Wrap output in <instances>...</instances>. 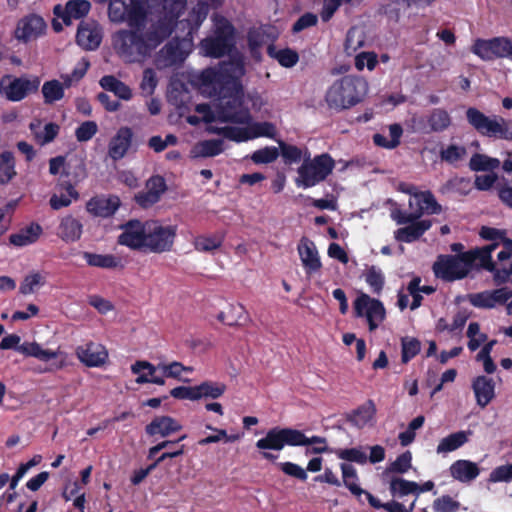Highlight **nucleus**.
Wrapping results in <instances>:
<instances>
[{"mask_svg":"<svg viewBox=\"0 0 512 512\" xmlns=\"http://www.w3.org/2000/svg\"><path fill=\"white\" fill-rule=\"evenodd\" d=\"M187 0H162L159 8L148 15L144 34L122 31L115 36V47L127 63H136L149 56L166 38H168Z\"/></svg>","mask_w":512,"mask_h":512,"instance_id":"f257e3e1","label":"nucleus"},{"mask_svg":"<svg viewBox=\"0 0 512 512\" xmlns=\"http://www.w3.org/2000/svg\"><path fill=\"white\" fill-rule=\"evenodd\" d=\"M312 446L306 454H321L328 451L327 440L324 437H307L302 431L293 428L270 429L265 437L256 442V448L261 451L264 459L275 461L277 456L268 450L281 451L285 446Z\"/></svg>","mask_w":512,"mask_h":512,"instance_id":"f03ea898","label":"nucleus"},{"mask_svg":"<svg viewBox=\"0 0 512 512\" xmlns=\"http://www.w3.org/2000/svg\"><path fill=\"white\" fill-rule=\"evenodd\" d=\"M108 17L114 23H127L129 29L116 31L111 38L112 47L116 54L125 61V58L115 47V36L122 32H136L143 35L148 22V14L142 0H109Z\"/></svg>","mask_w":512,"mask_h":512,"instance_id":"7ed1b4c3","label":"nucleus"},{"mask_svg":"<svg viewBox=\"0 0 512 512\" xmlns=\"http://www.w3.org/2000/svg\"><path fill=\"white\" fill-rule=\"evenodd\" d=\"M368 92V82L360 76L346 75L332 83L325 94L330 109H348L361 102Z\"/></svg>","mask_w":512,"mask_h":512,"instance_id":"20e7f679","label":"nucleus"},{"mask_svg":"<svg viewBox=\"0 0 512 512\" xmlns=\"http://www.w3.org/2000/svg\"><path fill=\"white\" fill-rule=\"evenodd\" d=\"M244 91L239 82L228 81L216 103V117L221 122L249 123L251 115L244 105Z\"/></svg>","mask_w":512,"mask_h":512,"instance_id":"39448f33","label":"nucleus"},{"mask_svg":"<svg viewBox=\"0 0 512 512\" xmlns=\"http://www.w3.org/2000/svg\"><path fill=\"white\" fill-rule=\"evenodd\" d=\"M211 34L201 40L199 48L204 56L221 58L235 47V28L225 17L214 14Z\"/></svg>","mask_w":512,"mask_h":512,"instance_id":"423d86ee","label":"nucleus"},{"mask_svg":"<svg viewBox=\"0 0 512 512\" xmlns=\"http://www.w3.org/2000/svg\"><path fill=\"white\" fill-rule=\"evenodd\" d=\"M468 123L482 136L512 142V119L485 115L474 107L466 110Z\"/></svg>","mask_w":512,"mask_h":512,"instance_id":"0eeeda50","label":"nucleus"},{"mask_svg":"<svg viewBox=\"0 0 512 512\" xmlns=\"http://www.w3.org/2000/svg\"><path fill=\"white\" fill-rule=\"evenodd\" d=\"M335 167L334 159L323 153L311 158L309 150H306L305 159L297 169L295 184L300 188H311L324 181Z\"/></svg>","mask_w":512,"mask_h":512,"instance_id":"6e6552de","label":"nucleus"},{"mask_svg":"<svg viewBox=\"0 0 512 512\" xmlns=\"http://www.w3.org/2000/svg\"><path fill=\"white\" fill-rule=\"evenodd\" d=\"M477 261L479 257L472 249L458 255H440L432 268L437 278L454 281L465 278Z\"/></svg>","mask_w":512,"mask_h":512,"instance_id":"1a4fd4ad","label":"nucleus"},{"mask_svg":"<svg viewBox=\"0 0 512 512\" xmlns=\"http://www.w3.org/2000/svg\"><path fill=\"white\" fill-rule=\"evenodd\" d=\"M176 235V225H164L156 220L146 221L144 250L152 253L169 252L173 248Z\"/></svg>","mask_w":512,"mask_h":512,"instance_id":"9d476101","label":"nucleus"},{"mask_svg":"<svg viewBox=\"0 0 512 512\" xmlns=\"http://www.w3.org/2000/svg\"><path fill=\"white\" fill-rule=\"evenodd\" d=\"M471 52L484 61L496 58L512 61V39L508 37L478 38L474 41Z\"/></svg>","mask_w":512,"mask_h":512,"instance_id":"9b49d317","label":"nucleus"},{"mask_svg":"<svg viewBox=\"0 0 512 512\" xmlns=\"http://www.w3.org/2000/svg\"><path fill=\"white\" fill-rule=\"evenodd\" d=\"M39 86L38 76H6L0 81V94L9 101L19 102L28 94L37 92Z\"/></svg>","mask_w":512,"mask_h":512,"instance_id":"f8f14e48","label":"nucleus"},{"mask_svg":"<svg viewBox=\"0 0 512 512\" xmlns=\"http://www.w3.org/2000/svg\"><path fill=\"white\" fill-rule=\"evenodd\" d=\"M479 235L482 239L491 242L489 245L484 247L473 249L479 257V266L487 271H493L494 262L492 261L491 254L502 243L509 240L507 238V232L503 229L483 226L479 231Z\"/></svg>","mask_w":512,"mask_h":512,"instance_id":"ddd939ff","label":"nucleus"},{"mask_svg":"<svg viewBox=\"0 0 512 512\" xmlns=\"http://www.w3.org/2000/svg\"><path fill=\"white\" fill-rule=\"evenodd\" d=\"M354 310L357 317L366 319L370 331L376 330L386 316L382 302L365 293L360 294L354 301Z\"/></svg>","mask_w":512,"mask_h":512,"instance_id":"4468645a","label":"nucleus"},{"mask_svg":"<svg viewBox=\"0 0 512 512\" xmlns=\"http://www.w3.org/2000/svg\"><path fill=\"white\" fill-rule=\"evenodd\" d=\"M192 45L193 38L190 36H186L183 39H172L160 50L157 57V65L165 68L184 61L190 53Z\"/></svg>","mask_w":512,"mask_h":512,"instance_id":"2eb2a0df","label":"nucleus"},{"mask_svg":"<svg viewBox=\"0 0 512 512\" xmlns=\"http://www.w3.org/2000/svg\"><path fill=\"white\" fill-rule=\"evenodd\" d=\"M46 23L42 17L28 15L21 18L15 28L14 37L23 43L33 41L42 36L46 31Z\"/></svg>","mask_w":512,"mask_h":512,"instance_id":"dca6fc26","label":"nucleus"},{"mask_svg":"<svg viewBox=\"0 0 512 512\" xmlns=\"http://www.w3.org/2000/svg\"><path fill=\"white\" fill-rule=\"evenodd\" d=\"M122 233L118 236V243L133 250L145 249L146 222L130 220L121 225Z\"/></svg>","mask_w":512,"mask_h":512,"instance_id":"f3484780","label":"nucleus"},{"mask_svg":"<svg viewBox=\"0 0 512 512\" xmlns=\"http://www.w3.org/2000/svg\"><path fill=\"white\" fill-rule=\"evenodd\" d=\"M75 354L78 360L87 367H102L109 357L104 345L92 341L78 346Z\"/></svg>","mask_w":512,"mask_h":512,"instance_id":"a211bd4d","label":"nucleus"},{"mask_svg":"<svg viewBox=\"0 0 512 512\" xmlns=\"http://www.w3.org/2000/svg\"><path fill=\"white\" fill-rule=\"evenodd\" d=\"M19 352L28 357H34L41 361L55 360L52 364L54 369H61L66 366V354L60 350L43 349L42 346L36 342H24L19 347Z\"/></svg>","mask_w":512,"mask_h":512,"instance_id":"6ab92c4d","label":"nucleus"},{"mask_svg":"<svg viewBox=\"0 0 512 512\" xmlns=\"http://www.w3.org/2000/svg\"><path fill=\"white\" fill-rule=\"evenodd\" d=\"M145 188L146 190L138 192L134 199L140 207L149 208L160 200L167 186L162 176L155 175L147 180Z\"/></svg>","mask_w":512,"mask_h":512,"instance_id":"aec40b11","label":"nucleus"},{"mask_svg":"<svg viewBox=\"0 0 512 512\" xmlns=\"http://www.w3.org/2000/svg\"><path fill=\"white\" fill-rule=\"evenodd\" d=\"M121 201L115 195H100L91 198L86 203V210L94 217L108 218L113 216L119 209Z\"/></svg>","mask_w":512,"mask_h":512,"instance_id":"412c9836","label":"nucleus"},{"mask_svg":"<svg viewBox=\"0 0 512 512\" xmlns=\"http://www.w3.org/2000/svg\"><path fill=\"white\" fill-rule=\"evenodd\" d=\"M77 44L85 50L97 49L102 41V29L95 21L81 22L76 35Z\"/></svg>","mask_w":512,"mask_h":512,"instance_id":"4be33fe9","label":"nucleus"},{"mask_svg":"<svg viewBox=\"0 0 512 512\" xmlns=\"http://www.w3.org/2000/svg\"><path fill=\"white\" fill-rule=\"evenodd\" d=\"M408 204L416 220H419L424 214H439L442 210L430 191L415 195V198L409 199Z\"/></svg>","mask_w":512,"mask_h":512,"instance_id":"5701e85b","label":"nucleus"},{"mask_svg":"<svg viewBox=\"0 0 512 512\" xmlns=\"http://www.w3.org/2000/svg\"><path fill=\"white\" fill-rule=\"evenodd\" d=\"M132 138L133 132L131 128H119L108 145V155L110 158L115 161L124 158L131 146Z\"/></svg>","mask_w":512,"mask_h":512,"instance_id":"b1692460","label":"nucleus"},{"mask_svg":"<svg viewBox=\"0 0 512 512\" xmlns=\"http://www.w3.org/2000/svg\"><path fill=\"white\" fill-rule=\"evenodd\" d=\"M83 233V224L79 218L73 215H65L60 219L57 235L66 243L78 241Z\"/></svg>","mask_w":512,"mask_h":512,"instance_id":"393cba45","label":"nucleus"},{"mask_svg":"<svg viewBox=\"0 0 512 512\" xmlns=\"http://www.w3.org/2000/svg\"><path fill=\"white\" fill-rule=\"evenodd\" d=\"M476 403L485 408L495 397V383L486 376H477L472 382Z\"/></svg>","mask_w":512,"mask_h":512,"instance_id":"a878e982","label":"nucleus"},{"mask_svg":"<svg viewBox=\"0 0 512 512\" xmlns=\"http://www.w3.org/2000/svg\"><path fill=\"white\" fill-rule=\"evenodd\" d=\"M449 472L455 480L462 483H470L479 476L480 469L477 463L460 459L452 463Z\"/></svg>","mask_w":512,"mask_h":512,"instance_id":"bb28decb","label":"nucleus"},{"mask_svg":"<svg viewBox=\"0 0 512 512\" xmlns=\"http://www.w3.org/2000/svg\"><path fill=\"white\" fill-rule=\"evenodd\" d=\"M182 426L169 416L155 417L145 428L150 436L167 437L179 430Z\"/></svg>","mask_w":512,"mask_h":512,"instance_id":"cd10ccee","label":"nucleus"},{"mask_svg":"<svg viewBox=\"0 0 512 512\" xmlns=\"http://www.w3.org/2000/svg\"><path fill=\"white\" fill-rule=\"evenodd\" d=\"M301 262L308 273L316 272L321 268V262L315 244L302 239L298 245Z\"/></svg>","mask_w":512,"mask_h":512,"instance_id":"c85d7f7f","label":"nucleus"},{"mask_svg":"<svg viewBox=\"0 0 512 512\" xmlns=\"http://www.w3.org/2000/svg\"><path fill=\"white\" fill-rule=\"evenodd\" d=\"M432 223L430 220H416L409 226L400 228L395 231V239L400 242L411 243L419 239L427 230L430 229Z\"/></svg>","mask_w":512,"mask_h":512,"instance_id":"c756f323","label":"nucleus"},{"mask_svg":"<svg viewBox=\"0 0 512 512\" xmlns=\"http://www.w3.org/2000/svg\"><path fill=\"white\" fill-rule=\"evenodd\" d=\"M472 435V431H457L455 433L449 434L448 436L442 438L436 448V452L438 454H447L457 450L466 444L469 440V437Z\"/></svg>","mask_w":512,"mask_h":512,"instance_id":"7c9ffc66","label":"nucleus"},{"mask_svg":"<svg viewBox=\"0 0 512 512\" xmlns=\"http://www.w3.org/2000/svg\"><path fill=\"white\" fill-rule=\"evenodd\" d=\"M276 34L273 28L269 26L253 27L248 31L247 40L251 52L254 54L257 50L262 47L265 43L270 40H274Z\"/></svg>","mask_w":512,"mask_h":512,"instance_id":"2f4dec72","label":"nucleus"},{"mask_svg":"<svg viewBox=\"0 0 512 512\" xmlns=\"http://www.w3.org/2000/svg\"><path fill=\"white\" fill-rule=\"evenodd\" d=\"M218 320L229 326L242 325L248 320V314L242 304H229L225 310L221 311Z\"/></svg>","mask_w":512,"mask_h":512,"instance_id":"473e14b6","label":"nucleus"},{"mask_svg":"<svg viewBox=\"0 0 512 512\" xmlns=\"http://www.w3.org/2000/svg\"><path fill=\"white\" fill-rule=\"evenodd\" d=\"M375 414V404L372 400H368L351 414L349 421L357 428H364L373 425Z\"/></svg>","mask_w":512,"mask_h":512,"instance_id":"72a5a7b5","label":"nucleus"},{"mask_svg":"<svg viewBox=\"0 0 512 512\" xmlns=\"http://www.w3.org/2000/svg\"><path fill=\"white\" fill-rule=\"evenodd\" d=\"M99 84L104 90L114 93L119 99L128 101L132 98L133 94L130 87L113 75L103 76Z\"/></svg>","mask_w":512,"mask_h":512,"instance_id":"f704fd0d","label":"nucleus"},{"mask_svg":"<svg viewBox=\"0 0 512 512\" xmlns=\"http://www.w3.org/2000/svg\"><path fill=\"white\" fill-rule=\"evenodd\" d=\"M91 4L87 0H70L63 13L59 15L65 24L69 25L72 19H80L88 14Z\"/></svg>","mask_w":512,"mask_h":512,"instance_id":"c9c22d12","label":"nucleus"},{"mask_svg":"<svg viewBox=\"0 0 512 512\" xmlns=\"http://www.w3.org/2000/svg\"><path fill=\"white\" fill-rule=\"evenodd\" d=\"M209 12V5L206 1H198L190 10L187 22L189 25V31L187 36L193 38V34L196 33L204 20L206 19Z\"/></svg>","mask_w":512,"mask_h":512,"instance_id":"e433bc0d","label":"nucleus"},{"mask_svg":"<svg viewBox=\"0 0 512 512\" xmlns=\"http://www.w3.org/2000/svg\"><path fill=\"white\" fill-rule=\"evenodd\" d=\"M41 233V226L39 224L32 223L17 233L11 234L9 239L13 245L22 247L36 242Z\"/></svg>","mask_w":512,"mask_h":512,"instance_id":"4c0bfd02","label":"nucleus"},{"mask_svg":"<svg viewBox=\"0 0 512 512\" xmlns=\"http://www.w3.org/2000/svg\"><path fill=\"white\" fill-rule=\"evenodd\" d=\"M65 88L67 87L65 86L64 81L60 82L59 80L52 79L44 82L41 89L44 103L51 105L62 100L65 95Z\"/></svg>","mask_w":512,"mask_h":512,"instance_id":"58836bf2","label":"nucleus"},{"mask_svg":"<svg viewBox=\"0 0 512 512\" xmlns=\"http://www.w3.org/2000/svg\"><path fill=\"white\" fill-rule=\"evenodd\" d=\"M83 258L86 260L88 265L93 267L112 269L121 266V260L111 254L84 252Z\"/></svg>","mask_w":512,"mask_h":512,"instance_id":"ea45409f","label":"nucleus"},{"mask_svg":"<svg viewBox=\"0 0 512 512\" xmlns=\"http://www.w3.org/2000/svg\"><path fill=\"white\" fill-rule=\"evenodd\" d=\"M223 145L221 139L204 140L193 147L192 153L195 157H213L223 152Z\"/></svg>","mask_w":512,"mask_h":512,"instance_id":"a19ab883","label":"nucleus"},{"mask_svg":"<svg viewBox=\"0 0 512 512\" xmlns=\"http://www.w3.org/2000/svg\"><path fill=\"white\" fill-rule=\"evenodd\" d=\"M30 129L37 141L42 145L54 140L59 132V126L55 123H48L43 127V129H41L40 121L32 122L30 124Z\"/></svg>","mask_w":512,"mask_h":512,"instance_id":"79ce46f5","label":"nucleus"},{"mask_svg":"<svg viewBox=\"0 0 512 512\" xmlns=\"http://www.w3.org/2000/svg\"><path fill=\"white\" fill-rule=\"evenodd\" d=\"M16 176L15 158L12 152L0 153V184L9 183Z\"/></svg>","mask_w":512,"mask_h":512,"instance_id":"37998d69","label":"nucleus"},{"mask_svg":"<svg viewBox=\"0 0 512 512\" xmlns=\"http://www.w3.org/2000/svg\"><path fill=\"white\" fill-rule=\"evenodd\" d=\"M340 468L345 487L348 488L353 495L357 497L361 496L364 490L358 485V475L355 467L347 463H342Z\"/></svg>","mask_w":512,"mask_h":512,"instance_id":"c03bdc74","label":"nucleus"},{"mask_svg":"<svg viewBox=\"0 0 512 512\" xmlns=\"http://www.w3.org/2000/svg\"><path fill=\"white\" fill-rule=\"evenodd\" d=\"M196 386L198 400L201 398L217 399L226 391V385L222 382L204 381Z\"/></svg>","mask_w":512,"mask_h":512,"instance_id":"a18cd8bd","label":"nucleus"},{"mask_svg":"<svg viewBox=\"0 0 512 512\" xmlns=\"http://www.w3.org/2000/svg\"><path fill=\"white\" fill-rule=\"evenodd\" d=\"M469 166L473 171H493L499 168L500 160L485 154L476 153L471 157Z\"/></svg>","mask_w":512,"mask_h":512,"instance_id":"49530a36","label":"nucleus"},{"mask_svg":"<svg viewBox=\"0 0 512 512\" xmlns=\"http://www.w3.org/2000/svg\"><path fill=\"white\" fill-rule=\"evenodd\" d=\"M451 124L449 114L442 109H435L428 117V125L433 132H441Z\"/></svg>","mask_w":512,"mask_h":512,"instance_id":"de8ad7c7","label":"nucleus"},{"mask_svg":"<svg viewBox=\"0 0 512 512\" xmlns=\"http://www.w3.org/2000/svg\"><path fill=\"white\" fill-rule=\"evenodd\" d=\"M211 132L222 134L225 138L235 141L244 142L250 140L248 126L244 128L225 126L222 128H211Z\"/></svg>","mask_w":512,"mask_h":512,"instance_id":"09e8293b","label":"nucleus"},{"mask_svg":"<svg viewBox=\"0 0 512 512\" xmlns=\"http://www.w3.org/2000/svg\"><path fill=\"white\" fill-rule=\"evenodd\" d=\"M421 349V343L414 337H403L401 339V361L402 363H408L414 358Z\"/></svg>","mask_w":512,"mask_h":512,"instance_id":"8fccbe9b","label":"nucleus"},{"mask_svg":"<svg viewBox=\"0 0 512 512\" xmlns=\"http://www.w3.org/2000/svg\"><path fill=\"white\" fill-rule=\"evenodd\" d=\"M268 54L275 58L283 67H293L299 60L297 52L291 49L275 50L273 47H268Z\"/></svg>","mask_w":512,"mask_h":512,"instance_id":"3c124183","label":"nucleus"},{"mask_svg":"<svg viewBox=\"0 0 512 512\" xmlns=\"http://www.w3.org/2000/svg\"><path fill=\"white\" fill-rule=\"evenodd\" d=\"M364 279H365L366 283L372 289L373 293H375V294L381 293L383 286H384V282H385V278H384V275H383L381 269H379L375 266H371L370 268H368L365 271Z\"/></svg>","mask_w":512,"mask_h":512,"instance_id":"603ef678","label":"nucleus"},{"mask_svg":"<svg viewBox=\"0 0 512 512\" xmlns=\"http://www.w3.org/2000/svg\"><path fill=\"white\" fill-rule=\"evenodd\" d=\"M419 485L416 482L408 481L403 478H393L390 481V491L392 495L405 496L418 492Z\"/></svg>","mask_w":512,"mask_h":512,"instance_id":"864d4df0","label":"nucleus"},{"mask_svg":"<svg viewBox=\"0 0 512 512\" xmlns=\"http://www.w3.org/2000/svg\"><path fill=\"white\" fill-rule=\"evenodd\" d=\"M365 37L361 29L352 27L348 30L345 40L347 54L355 52L364 45Z\"/></svg>","mask_w":512,"mask_h":512,"instance_id":"5fc2aeb1","label":"nucleus"},{"mask_svg":"<svg viewBox=\"0 0 512 512\" xmlns=\"http://www.w3.org/2000/svg\"><path fill=\"white\" fill-rule=\"evenodd\" d=\"M89 66V61L85 58H82L77 62L71 74L61 75V79L64 81L65 86L69 88L74 82H78L80 79H82L86 74Z\"/></svg>","mask_w":512,"mask_h":512,"instance_id":"6e6d98bb","label":"nucleus"},{"mask_svg":"<svg viewBox=\"0 0 512 512\" xmlns=\"http://www.w3.org/2000/svg\"><path fill=\"white\" fill-rule=\"evenodd\" d=\"M281 155L286 163L292 164L305 159L306 150H302L294 145H289L284 142L279 143Z\"/></svg>","mask_w":512,"mask_h":512,"instance_id":"4d7b16f0","label":"nucleus"},{"mask_svg":"<svg viewBox=\"0 0 512 512\" xmlns=\"http://www.w3.org/2000/svg\"><path fill=\"white\" fill-rule=\"evenodd\" d=\"M193 244L197 251L211 252L221 246L222 237H220L218 235L198 236L195 238Z\"/></svg>","mask_w":512,"mask_h":512,"instance_id":"13d9d810","label":"nucleus"},{"mask_svg":"<svg viewBox=\"0 0 512 512\" xmlns=\"http://www.w3.org/2000/svg\"><path fill=\"white\" fill-rule=\"evenodd\" d=\"M248 124L249 138L254 139L258 137H273L275 134V127L269 122H253Z\"/></svg>","mask_w":512,"mask_h":512,"instance_id":"bf43d9fd","label":"nucleus"},{"mask_svg":"<svg viewBox=\"0 0 512 512\" xmlns=\"http://www.w3.org/2000/svg\"><path fill=\"white\" fill-rule=\"evenodd\" d=\"M468 348L476 351L480 345L486 341L487 335L480 331V325L477 322H471L467 329Z\"/></svg>","mask_w":512,"mask_h":512,"instance_id":"052dcab7","label":"nucleus"},{"mask_svg":"<svg viewBox=\"0 0 512 512\" xmlns=\"http://www.w3.org/2000/svg\"><path fill=\"white\" fill-rule=\"evenodd\" d=\"M467 154V150L464 146L459 145H449L447 148L442 149L440 152V157L443 161L454 164L465 158Z\"/></svg>","mask_w":512,"mask_h":512,"instance_id":"680f3d73","label":"nucleus"},{"mask_svg":"<svg viewBox=\"0 0 512 512\" xmlns=\"http://www.w3.org/2000/svg\"><path fill=\"white\" fill-rule=\"evenodd\" d=\"M158 84L156 73L151 68H146L143 71L142 81L140 83V89L144 96H151Z\"/></svg>","mask_w":512,"mask_h":512,"instance_id":"e2e57ef3","label":"nucleus"},{"mask_svg":"<svg viewBox=\"0 0 512 512\" xmlns=\"http://www.w3.org/2000/svg\"><path fill=\"white\" fill-rule=\"evenodd\" d=\"M339 459L356 462L358 464H365L367 462V455L360 448L339 449L335 451Z\"/></svg>","mask_w":512,"mask_h":512,"instance_id":"0e129e2a","label":"nucleus"},{"mask_svg":"<svg viewBox=\"0 0 512 512\" xmlns=\"http://www.w3.org/2000/svg\"><path fill=\"white\" fill-rule=\"evenodd\" d=\"M459 508L460 503L449 495H443L433 502L434 512H457Z\"/></svg>","mask_w":512,"mask_h":512,"instance_id":"69168bd1","label":"nucleus"},{"mask_svg":"<svg viewBox=\"0 0 512 512\" xmlns=\"http://www.w3.org/2000/svg\"><path fill=\"white\" fill-rule=\"evenodd\" d=\"M279 156V151L276 147H265L255 151L251 159L257 164H267L275 161Z\"/></svg>","mask_w":512,"mask_h":512,"instance_id":"338daca9","label":"nucleus"},{"mask_svg":"<svg viewBox=\"0 0 512 512\" xmlns=\"http://www.w3.org/2000/svg\"><path fill=\"white\" fill-rule=\"evenodd\" d=\"M491 483L512 481V463L494 468L488 478Z\"/></svg>","mask_w":512,"mask_h":512,"instance_id":"774afa93","label":"nucleus"}]
</instances>
